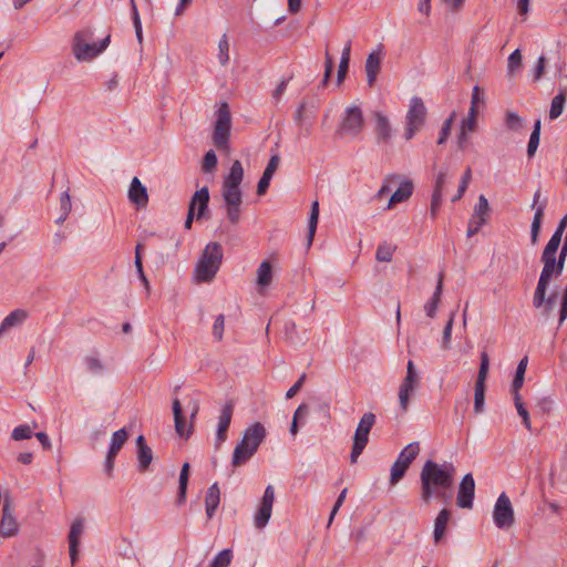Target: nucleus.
<instances>
[{
	"instance_id": "f257e3e1",
	"label": "nucleus",
	"mask_w": 567,
	"mask_h": 567,
	"mask_svg": "<svg viewBox=\"0 0 567 567\" xmlns=\"http://www.w3.org/2000/svg\"><path fill=\"white\" fill-rule=\"evenodd\" d=\"M454 477L455 467L453 464L426 461L420 472L422 502L429 504L435 497L449 503L452 498Z\"/></svg>"
},
{
	"instance_id": "f03ea898",
	"label": "nucleus",
	"mask_w": 567,
	"mask_h": 567,
	"mask_svg": "<svg viewBox=\"0 0 567 567\" xmlns=\"http://www.w3.org/2000/svg\"><path fill=\"white\" fill-rule=\"evenodd\" d=\"M244 178V168L240 161H234L230 171L225 176L221 186V197L225 205L226 216L231 225H237L240 220V206L243 203V192L240 184Z\"/></svg>"
},
{
	"instance_id": "7ed1b4c3",
	"label": "nucleus",
	"mask_w": 567,
	"mask_h": 567,
	"mask_svg": "<svg viewBox=\"0 0 567 567\" xmlns=\"http://www.w3.org/2000/svg\"><path fill=\"white\" fill-rule=\"evenodd\" d=\"M266 434V427L260 422H255L248 426L244 432L241 441L234 450L231 458L233 466L238 467L248 462L257 452Z\"/></svg>"
},
{
	"instance_id": "20e7f679",
	"label": "nucleus",
	"mask_w": 567,
	"mask_h": 567,
	"mask_svg": "<svg viewBox=\"0 0 567 567\" xmlns=\"http://www.w3.org/2000/svg\"><path fill=\"white\" fill-rule=\"evenodd\" d=\"M94 32L92 29L80 30L73 37V55L80 62H90L99 56L110 44L107 34L101 42L92 43Z\"/></svg>"
},
{
	"instance_id": "39448f33",
	"label": "nucleus",
	"mask_w": 567,
	"mask_h": 567,
	"mask_svg": "<svg viewBox=\"0 0 567 567\" xmlns=\"http://www.w3.org/2000/svg\"><path fill=\"white\" fill-rule=\"evenodd\" d=\"M221 259H223L221 246L218 243L208 244L205 247L203 255L196 265V268H195L196 280L197 281H210L215 277L217 270L219 269Z\"/></svg>"
},
{
	"instance_id": "423d86ee",
	"label": "nucleus",
	"mask_w": 567,
	"mask_h": 567,
	"mask_svg": "<svg viewBox=\"0 0 567 567\" xmlns=\"http://www.w3.org/2000/svg\"><path fill=\"white\" fill-rule=\"evenodd\" d=\"M559 248V244L554 240H549L545 246L542 254V262L544 267L542 269L540 279L553 280L554 278L560 276L565 268V260L558 257L556 259V254Z\"/></svg>"
},
{
	"instance_id": "0eeeda50",
	"label": "nucleus",
	"mask_w": 567,
	"mask_h": 567,
	"mask_svg": "<svg viewBox=\"0 0 567 567\" xmlns=\"http://www.w3.org/2000/svg\"><path fill=\"white\" fill-rule=\"evenodd\" d=\"M426 107L422 99L413 96L410 101L406 113V127L404 131V137L406 141L412 140L413 136L423 127L426 121Z\"/></svg>"
},
{
	"instance_id": "6e6552de",
	"label": "nucleus",
	"mask_w": 567,
	"mask_h": 567,
	"mask_svg": "<svg viewBox=\"0 0 567 567\" xmlns=\"http://www.w3.org/2000/svg\"><path fill=\"white\" fill-rule=\"evenodd\" d=\"M375 423V415L372 412H367L362 415L354 433L353 446L350 454V461L354 464L362 451L368 444L369 433Z\"/></svg>"
},
{
	"instance_id": "1a4fd4ad",
	"label": "nucleus",
	"mask_w": 567,
	"mask_h": 567,
	"mask_svg": "<svg viewBox=\"0 0 567 567\" xmlns=\"http://www.w3.org/2000/svg\"><path fill=\"white\" fill-rule=\"evenodd\" d=\"M230 112L226 102H223L217 111V121L214 130V144L217 148L227 150L230 134Z\"/></svg>"
},
{
	"instance_id": "9d476101",
	"label": "nucleus",
	"mask_w": 567,
	"mask_h": 567,
	"mask_svg": "<svg viewBox=\"0 0 567 567\" xmlns=\"http://www.w3.org/2000/svg\"><path fill=\"white\" fill-rule=\"evenodd\" d=\"M551 280L538 279L533 295V306L543 317H549L556 302V292H548Z\"/></svg>"
},
{
	"instance_id": "9b49d317",
	"label": "nucleus",
	"mask_w": 567,
	"mask_h": 567,
	"mask_svg": "<svg viewBox=\"0 0 567 567\" xmlns=\"http://www.w3.org/2000/svg\"><path fill=\"white\" fill-rule=\"evenodd\" d=\"M493 519L501 529H508L515 523V513L509 497L502 493L494 506Z\"/></svg>"
},
{
	"instance_id": "f8f14e48",
	"label": "nucleus",
	"mask_w": 567,
	"mask_h": 567,
	"mask_svg": "<svg viewBox=\"0 0 567 567\" xmlns=\"http://www.w3.org/2000/svg\"><path fill=\"white\" fill-rule=\"evenodd\" d=\"M420 384V377L412 360L408 361L406 375L399 388V402L403 412H406L410 403V395Z\"/></svg>"
},
{
	"instance_id": "ddd939ff",
	"label": "nucleus",
	"mask_w": 567,
	"mask_h": 567,
	"mask_svg": "<svg viewBox=\"0 0 567 567\" xmlns=\"http://www.w3.org/2000/svg\"><path fill=\"white\" fill-rule=\"evenodd\" d=\"M489 369V358L486 352L481 353V365L477 375V380L475 383L474 391V411L475 413H481L484 409V400H485V381L488 374Z\"/></svg>"
},
{
	"instance_id": "4468645a",
	"label": "nucleus",
	"mask_w": 567,
	"mask_h": 567,
	"mask_svg": "<svg viewBox=\"0 0 567 567\" xmlns=\"http://www.w3.org/2000/svg\"><path fill=\"white\" fill-rule=\"evenodd\" d=\"M364 125L363 114L360 107L351 106L346 110L339 132L344 135H358Z\"/></svg>"
},
{
	"instance_id": "2eb2a0df",
	"label": "nucleus",
	"mask_w": 567,
	"mask_h": 567,
	"mask_svg": "<svg viewBox=\"0 0 567 567\" xmlns=\"http://www.w3.org/2000/svg\"><path fill=\"white\" fill-rule=\"evenodd\" d=\"M18 532L19 525L11 509V498L9 495H6L2 507V517L0 519V536L3 538L12 537L17 535Z\"/></svg>"
},
{
	"instance_id": "dca6fc26",
	"label": "nucleus",
	"mask_w": 567,
	"mask_h": 567,
	"mask_svg": "<svg viewBox=\"0 0 567 567\" xmlns=\"http://www.w3.org/2000/svg\"><path fill=\"white\" fill-rule=\"evenodd\" d=\"M275 502V489L271 485L266 487L258 512L255 515V526L257 528H264L272 512V505Z\"/></svg>"
},
{
	"instance_id": "f3484780",
	"label": "nucleus",
	"mask_w": 567,
	"mask_h": 567,
	"mask_svg": "<svg viewBox=\"0 0 567 567\" xmlns=\"http://www.w3.org/2000/svg\"><path fill=\"white\" fill-rule=\"evenodd\" d=\"M475 494V482L472 474H466L458 486L456 504L461 508H472Z\"/></svg>"
},
{
	"instance_id": "a211bd4d",
	"label": "nucleus",
	"mask_w": 567,
	"mask_h": 567,
	"mask_svg": "<svg viewBox=\"0 0 567 567\" xmlns=\"http://www.w3.org/2000/svg\"><path fill=\"white\" fill-rule=\"evenodd\" d=\"M209 203V190L208 187L204 186L200 189L196 190L190 198L188 208H192L196 214V219L199 220L205 217V214L208 209Z\"/></svg>"
},
{
	"instance_id": "6ab92c4d",
	"label": "nucleus",
	"mask_w": 567,
	"mask_h": 567,
	"mask_svg": "<svg viewBox=\"0 0 567 567\" xmlns=\"http://www.w3.org/2000/svg\"><path fill=\"white\" fill-rule=\"evenodd\" d=\"M104 371V364L95 355H89L80 367V380L83 383L90 382V375H101Z\"/></svg>"
},
{
	"instance_id": "aec40b11",
	"label": "nucleus",
	"mask_w": 567,
	"mask_h": 567,
	"mask_svg": "<svg viewBox=\"0 0 567 567\" xmlns=\"http://www.w3.org/2000/svg\"><path fill=\"white\" fill-rule=\"evenodd\" d=\"M128 199L137 208H144L148 204V194L146 187L138 177H133L128 188Z\"/></svg>"
},
{
	"instance_id": "412c9836",
	"label": "nucleus",
	"mask_w": 567,
	"mask_h": 567,
	"mask_svg": "<svg viewBox=\"0 0 567 567\" xmlns=\"http://www.w3.org/2000/svg\"><path fill=\"white\" fill-rule=\"evenodd\" d=\"M374 120H375V135H377L378 142L380 144H388L392 137V127H391L389 118L384 114L377 112L374 114Z\"/></svg>"
},
{
	"instance_id": "4be33fe9",
	"label": "nucleus",
	"mask_w": 567,
	"mask_h": 567,
	"mask_svg": "<svg viewBox=\"0 0 567 567\" xmlns=\"http://www.w3.org/2000/svg\"><path fill=\"white\" fill-rule=\"evenodd\" d=\"M234 412V404L231 402H227L218 417V429H217V440L219 442H224L226 440V432L230 425L231 417Z\"/></svg>"
},
{
	"instance_id": "5701e85b",
	"label": "nucleus",
	"mask_w": 567,
	"mask_h": 567,
	"mask_svg": "<svg viewBox=\"0 0 567 567\" xmlns=\"http://www.w3.org/2000/svg\"><path fill=\"white\" fill-rule=\"evenodd\" d=\"M412 192H413V183L411 181L406 179V181L400 182L399 188L390 197L386 208L391 209L396 204L408 200L411 197Z\"/></svg>"
},
{
	"instance_id": "b1692460",
	"label": "nucleus",
	"mask_w": 567,
	"mask_h": 567,
	"mask_svg": "<svg viewBox=\"0 0 567 567\" xmlns=\"http://www.w3.org/2000/svg\"><path fill=\"white\" fill-rule=\"evenodd\" d=\"M172 408H173L176 433L179 436H186V437L189 436V434L192 433L193 426L189 425L188 427H186V421L182 413V404L178 399L173 400Z\"/></svg>"
},
{
	"instance_id": "393cba45",
	"label": "nucleus",
	"mask_w": 567,
	"mask_h": 567,
	"mask_svg": "<svg viewBox=\"0 0 567 567\" xmlns=\"http://www.w3.org/2000/svg\"><path fill=\"white\" fill-rule=\"evenodd\" d=\"M317 105H318V103L316 100L301 101L297 109L296 115H295V120H296L297 124L303 125L307 122V120L313 118Z\"/></svg>"
},
{
	"instance_id": "a878e982",
	"label": "nucleus",
	"mask_w": 567,
	"mask_h": 567,
	"mask_svg": "<svg viewBox=\"0 0 567 567\" xmlns=\"http://www.w3.org/2000/svg\"><path fill=\"white\" fill-rule=\"evenodd\" d=\"M137 445V458H138V468L141 472H145L150 464L153 461V453L150 446L146 445L145 439L143 435H140L136 440Z\"/></svg>"
},
{
	"instance_id": "bb28decb",
	"label": "nucleus",
	"mask_w": 567,
	"mask_h": 567,
	"mask_svg": "<svg viewBox=\"0 0 567 567\" xmlns=\"http://www.w3.org/2000/svg\"><path fill=\"white\" fill-rule=\"evenodd\" d=\"M478 114V110L474 107H470L467 118H464L461 124V131L458 135V145L461 148H464L466 142L467 132H474L476 128V117Z\"/></svg>"
},
{
	"instance_id": "cd10ccee",
	"label": "nucleus",
	"mask_w": 567,
	"mask_h": 567,
	"mask_svg": "<svg viewBox=\"0 0 567 567\" xmlns=\"http://www.w3.org/2000/svg\"><path fill=\"white\" fill-rule=\"evenodd\" d=\"M220 503V489L217 483H214L206 493L205 508L208 518H212L215 514L216 508Z\"/></svg>"
},
{
	"instance_id": "c85d7f7f",
	"label": "nucleus",
	"mask_w": 567,
	"mask_h": 567,
	"mask_svg": "<svg viewBox=\"0 0 567 567\" xmlns=\"http://www.w3.org/2000/svg\"><path fill=\"white\" fill-rule=\"evenodd\" d=\"M381 69V56L378 52H372L365 61V73L369 86H372L377 80V75Z\"/></svg>"
},
{
	"instance_id": "c756f323",
	"label": "nucleus",
	"mask_w": 567,
	"mask_h": 567,
	"mask_svg": "<svg viewBox=\"0 0 567 567\" xmlns=\"http://www.w3.org/2000/svg\"><path fill=\"white\" fill-rule=\"evenodd\" d=\"M450 517L451 512L446 508H443L436 516L433 530V538L435 544L443 539Z\"/></svg>"
},
{
	"instance_id": "7c9ffc66",
	"label": "nucleus",
	"mask_w": 567,
	"mask_h": 567,
	"mask_svg": "<svg viewBox=\"0 0 567 567\" xmlns=\"http://www.w3.org/2000/svg\"><path fill=\"white\" fill-rule=\"evenodd\" d=\"M27 319V312L22 309H17L10 312L0 324V334L9 329L20 326Z\"/></svg>"
},
{
	"instance_id": "2f4dec72",
	"label": "nucleus",
	"mask_w": 567,
	"mask_h": 567,
	"mask_svg": "<svg viewBox=\"0 0 567 567\" xmlns=\"http://www.w3.org/2000/svg\"><path fill=\"white\" fill-rule=\"evenodd\" d=\"M491 212V207L487 198L484 195H480L478 203L474 208L472 218L477 220V224H486Z\"/></svg>"
},
{
	"instance_id": "473e14b6",
	"label": "nucleus",
	"mask_w": 567,
	"mask_h": 567,
	"mask_svg": "<svg viewBox=\"0 0 567 567\" xmlns=\"http://www.w3.org/2000/svg\"><path fill=\"white\" fill-rule=\"evenodd\" d=\"M566 101H567V92H566V90H560V92L551 100L550 110H549V118L550 120H556L561 115V113L565 109Z\"/></svg>"
},
{
	"instance_id": "72a5a7b5",
	"label": "nucleus",
	"mask_w": 567,
	"mask_h": 567,
	"mask_svg": "<svg viewBox=\"0 0 567 567\" xmlns=\"http://www.w3.org/2000/svg\"><path fill=\"white\" fill-rule=\"evenodd\" d=\"M443 278H444V276L441 272L439 276V281H437L435 291L433 293L432 300H431V302L425 305V310L430 318H433L435 316L436 309L441 301V295H442V290H443Z\"/></svg>"
},
{
	"instance_id": "f704fd0d",
	"label": "nucleus",
	"mask_w": 567,
	"mask_h": 567,
	"mask_svg": "<svg viewBox=\"0 0 567 567\" xmlns=\"http://www.w3.org/2000/svg\"><path fill=\"white\" fill-rule=\"evenodd\" d=\"M420 452V445L417 442H412L406 445L398 457V462L404 464L406 467L413 462Z\"/></svg>"
},
{
	"instance_id": "c9c22d12",
	"label": "nucleus",
	"mask_w": 567,
	"mask_h": 567,
	"mask_svg": "<svg viewBox=\"0 0 567 567\" xmlns=\"http://www.w3.org/2000/svg\"><path fill=\"white\" fill-rule=\"evenodd\" d=\"M272 281V268L269 261L265 260L257 270V284L260 287L269 286Z\"/></svg>"
},
{
	"instance_id": "e433bc0d",
	"label": "nucleus",
	"mask_w": 567,
	"mask_h": 567,
	"mask_svg": "<svg viewBox=\"0 0 567 567\" xmlns=\"http://www.w3.org/2000/svg\"><path fill=\"white\" fill-rule=\"evenodd\" d=\"M505 125L511 132H520L525 127V120L516 112L507 111L505 113Z\"/></svg>"
},
{
	"instance_id": "4c0bfd02",
	"label": "nucleus",
	"mask_w": 567,
	"mask_h": 567,
	"mask_svg": "<svg viewBox=\"0 0 567 567\" xmlns=\"http://www.w3.org/2000/svg\"><path fill=\"white\" fill-rule=\"evenodd\" d=\"M128 439V434L125 429H121L113 433L111 446L109 450V453L111 455H117L122 446L125 444V442Z\"/></svg>"
},
{
	"instance_id": "58836bf2",
	"label": "nucleus",
	"mask_w": 567,
	"mask_h": 567,
	"mask_svg": "<svg viewBox=\"0 0 567 567\" xmlns=\"http://www.w3.org/2000/svg\"><path fill=\"white\" fill-rule=\"evenodd\" d=\"M350 51H351V43L348 42L342 51V56H341L339 69H338V75H337L338 84H341L347 75L348 68H349V61H350Z\"/></svg>"
},
{
	"instance_id": "ea45409f",
	"label": "nucleus",
	"mask_w": 567,
	"mask_h": 567,
	"mask_svg": "<svg viewBox=\"0 0 567 567\" xmlns=\"http://www.w3.org/2000/svg\"><path fill=\"white\" fill-rule=\"evenodd\" d=\"M527 363H528V358L527 357H524L519 361V363L517 365V369H516L515 378L513 380L512 392H519V389L523 386L524 375H525V372H526V369H527Z\"/></svg>"
},
{
	"instance_id": "a19ab883",
	"label": "nucleus",
	"mask_w": 567,
	"mask_h": 567,
	"mask_svg": "<svg viewBox=\"0 0 567 567\" xmlns=\"http://www.w3.org/2000/svg\"><path fill=\"white\" fill-rule=\"evenodd\" d=\"M540 127H542L540 120H537L534 124V128L530 134L528 146H527L528 157H533L537 151V147L539 145V138H540Z\"/></svg>"
},
{
	"instance_id": "79ce46f5",
	"label": "nucleus",
	"mask_w": 567,
	"mask_h": 567,
	"mask_svg": "<svg viewBox=\"0 0 567 567\" xmlns=\"http://www.w3.org/2000/svg\"><path fill=\"white\" fill-rule=\"evenodd\" d=\"M544 212H545V204L537 206L535 216H534V219L532 223V229H530V237H532L533 244H536V241L538 239Z\"/></svg>"
},
{
	"instance_id": "37998d69",
	"label": "nucleus",
	"mask_w": 567,
	"mask_h": 567,
	"mask_svg": "<svg viewBox=\"0 0 567 567\" xmlns=\"http://www.w3.org/2000/svg\"><path fill=\"white\" fill-rule=\"evenodd\" d=\"M217 49V60L221 66H225L229 62V42L226 34L220 37Z\"/></svg>"
},
{
	"instance_id": "c03bdc74",
	"label": "nucleus",
	"mask_w": 567,
	"mask_h": 567,
	"mask_svg": "<svg viewBox=\"0 0 567 567\" xmlns=\"http://www.w3.org/2000/svg\"><path fill=\"white\" fill-rule=\"evenodd\" d=\"M318 219H319V203H318V200H315L311 205V213H310L309 226H308L309 244H311L313 240L317 225H318Z\"/></svg>"
},
{
	"instance_id": "a18cd8bd",
	"label": "nucleus",
	"mask_w": 567,
	"mask_h": 567,
	"mask_svg": "<svg viewBox=\"0 0 567 567\" xmlns=\"http://www.w3.org/2000/svg\"><path fill=\"white\" fill-rule=\"evenodd\" d=\"M189 476V464L184 463L179 474V492H178V503H183L186 497L187 484Z\"/></svg>"
},
{
	"instance_id": "49530a36",
	"label": "nucleus",
	"mask_w": 567,
	"mask_h": 567,
	"mask_svg": "<svg viewBox=\"0 0 567 567\" xmlns=\"http://www.w3.org/2000/svg\"><path fill=\"white\" fill-rule=\"evenodd\" d=\"M513 396H514L515 408H516L518 414L522 416L524 425L526 426L527 430H530L532 424H530L529 413L522 401V396H520L519 392H513Z\"/></svg>"
},
{
	"instance_id": "de8ad7c7",
	"label": "nucleus",
	"mask_w": 567,
	"mask_h": 567,
	"mask_svg": "<svg viewBox=\"0 0 567 567\" xmlns=\"http://www.w3.org/2000/svg\"><path fill=\"white\" fill-rule=\"evenodd\" d=\"M395 250V246L383 243L377 249L375 258L381 262H389L392 260L393 252Z\"/></svg>"
},
{
	"instance_id": "09e8293b",
	"label": "nucleus",
	"mask_w": 567,
	"mask_h": 567,
	"mask_svg": "<svg viewBox=\"0 0 567 567\" xmlns=\"http://www.w3.org/2000/svg\"><path fill=\"white\" fill-rule=\"evenodd\" d=\"M60 200L62 214L55 219L56 224H62L63 221H65L69 216V213L71 212V197L69 194V188L61 194Z\"/></svg>"
},
{
	"instance_id": "8fccbe9b",
	"label": "nucleus",
	"mask_w": 567,
	"mask_h": 567,
	"mask_svg": "<svg viewBox=\"0 0 567 567\" xmlns=\"http://www.w3.org/2000/svg\"><path fill=\"white\" fill-rule=\"evenodd\" d=\"M233 553L230 549L221 550L210 563L209 567H227L231 563Z\"/></svg>"
},
{
	"instance_id": "3c124183",
	"label": "nucleus",
	"mask_w": 567,
	"mask_h": 567,
	"mask_svg": "<svg viewBox=\"0 0 567 567\" xmlns=\"http://www.w3.org/2000/svg\"><path fill=\"white\" fill-rule=\"evenodd\" d=\"M83 529L84 519L79 517L73 522V563L75 561L78 555V538L82 534Z\"/></svg>"
},
{
	"instance_id": "603ef678",
	"label": "nucleus",
	"mask_w": 567,
	"mask_h": 567,
	"mask_svg": "<svg viewBox=\"0 0 567 567\" xmlns=\"http://www.w3.org/2000/svg\"><path fill=\"white\" fill-rule=\"evenodd\" d=\"M217 166V156L214 151H208L203 159L202 169L205 173H212Z\"/></svg>"
},
{
	"instance_id": "864d4df0",
	"label": "nucleus",
	"mask_w": 567,
	"mask_h": 567,
	"mask_svg": "<svg viewBox=\"0 0 567 567\" xmlns=\"http://www.w3.org/2000/svg\"><path fill=\"white\" fill-rule=\"evenodd\" d=\"M408 468L404 464L395 461L391 468V485H395L404 476Z\"/></svg>"
},
{
	"instance_id": "5fc2aeb1",
	"label": "nucleus",
	"mask_w": 567,
	"mask_h": 567,
	"mask_svg": "<svg viewBox=\"0 0 567 567\" xmlns=\"http://www.w3.org/2000/svg\"><path fill=\"white\" fill-rule=\"evenodd\" d=\"M31 436H32V429L27 424L19 425L17 427H14L11 433V437L14 441L30 439Z\"/></svg>"
},
{
	"instance_id": "6e6d98bb",
	"label": "nucleus",
	"mask_w": 567,
	"mask_h": 567,
	"mask_svg": "<svg viewBox=\"0 0 567 567\" xmlns=\"http://www.w3.org/2000/svg\"><path fill=\"white\" fill-rule=\"evenodd\" d=\"M454 323V313L447 320L443 330L442 348L449 350L451 348L452 328Z\"/></svg>"
},
{
	"instance_id": "4d7b16f0",
	"label": "nucleus",
	"mask_w": 567,
	"mask_h": 567,
	"mask_svg": "<svg viewBox=\"0 0 567 567\" xmlns=\"http://www.w3.org/2000/svg\"><path fill=\"white\" fill-rule=\"evenodd\" d=\"M400 182V176L399 175H395V174H391V175H388L385 178H384V182H383V185L381 186V188L379 189L377 196L380 198L382 197L384 194L389 193L391 190V187L399 183Z\"/></svg>"
},
{
	"instance_id": "13d9d810",
	"label": "nucleus",
	"mask_w": 567,
	"mask_h": 567,
	"mask_svg": "<svg viewBox=\"0 0 567 567\" xmlns=\"http://www.w3.org/2000/svg\"><path fill=\"white\" fill-rule=\"evenodd\" d=\"M454 118H455V112H453L450 115V117L445 120V122H444V124L442 126V130H441V135H440V137L437 140V144L439 145L445 143V141L450 136Z\"/></svg>"
},
{
	"instance_id": "bf43d9fd",
	"label": "nucleus",
	"mask_w": 567,
	"mask_h": 567,
	"mask_svg": "<svg viewBox=\"0 0 567 567\" xmlns=\"http://www.w3.org/2000/svg\"><path fill=\"white\" fill-rule=\"evenodd\" d=\"M131 6H132V11H133V23H134V28H135V32H136V38H137L138 42L142 43V41H143L142 24H141V19H140V14L137 11L135 0H131Z\"/></svg>"
},
{
	"instance_id": "052dcab7",
	"label": "nucleus",
	"mask_w": 567,
	"mask_h": 567,
	"mask_svg": "<svg viewBox=\"0 0 567 567\" xmlns=\"http://www.w3.org/2000/svg\"><path fill=\"white\" fill-rule=\"evenodd\" d=\"M522 65V54L520 51L517 49L515 50L508 58V72L514 73L516 70H518Z\"/></svg>"
},
{
	"instance_id": "680f3d73",
	"label": "nucleus",
	"mask_w": 567,
	"mask_h": 567,
	"mask_svg": "<svg viewBox=\"0 0 567 567\" xmlns=\"http://www.w3.org/2000/svg\"><path fill=\"white\" fill-rule=\"evenodd\" d=\"M332 71H333V59L328 52H326L324 74H323L322 85H327V83L332 74Z\"/></svg>"
},
{
	"instance_id": "e2e57ef3",
	"label": "nucleus",
	"mask_w": 567,
	"mask_h": 567,
	"mask_svg": "<svg viewBox=\"0 0 567 567\" xmlns=\"http://www.w3.org/2000/svg\"><path fill=\"white\" fill-rule=\"evenodd\" d=\"M224 326H225V317L224 315H219L216 320H215V323H214V327H213V333L214 336L220 340L223 338V333H224Z\"/></svg>"
},
{
	"instance_id": "0e129e2a",
	"label": "nucleus",
	"mask_w": 567,
	"mask_h": 567,
	"mask_svg": "<svg viewBox=\"0 0 567 567\" xmlns=\"http://www.w3.org/2000/svg\"><path fill=\"white\" fill-rule=\"evenodd\" d=\"M567 226V215L564 216V218L560 220L556 231L553 234L549 240H554L555 243L559 244L561 243V237L564 234V230Z\"/></svg>"
},
{
	"instance_id": "69168bd1",
	"label": "nucleus",
	"mask_w": 567,
	"mask_h": 567,
	"mask_svg": "<svg viewBox=\"0 0 567 567\" xmlns=\"http://www.w3.org/2000/svg\"><path fill=\"white\" fill-rule=\"evenodd\" d=\"M279 162L280 157L278 155L271 156L266 169L264 171V175H267V177H272L276 169L278 168Z\"/></svg>"
},
{
	"instance_id": "338daca9",
	"label": "nucleus",
	"mask_w": 567,
	"mask_h": 567,
	"mask_svg": "<svg viewBox=\"0 0 567 567\" xmlns=\"http://www.w3.org/2000/svg\"><path fill=\"white\" fill-rule=\"evenodd\" d=\"M306 380V374H302L299 380L287 391L286 398L292 399L301 389L303 382Z\"/></svg>"
},
{
	"instance_id": "774afa93",
	"label": "nucleus",
	"mask_w": 567,
	"mask_h": 567,
	"mask_svg": "<svg viewBox=\"0 0 567 567\" xmlns=\"http://www.w3.org/2000/svg\"><path fill=\"white\" fill-rule=\"evenodd\" d=\"M271 178L272 177H269V176L267 177V175L262 174V176L259 179L258 185H257V194L258 195H264L267 192V188L269 186Z\"/></svg>"
}]
</instances>
